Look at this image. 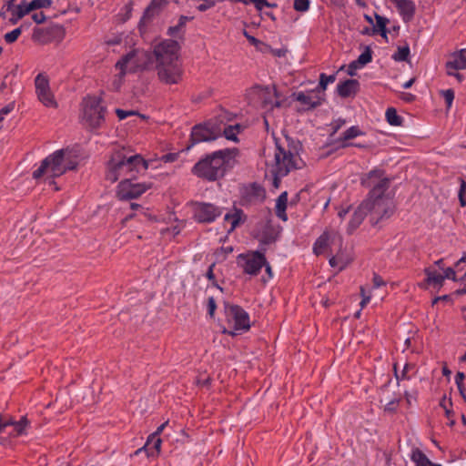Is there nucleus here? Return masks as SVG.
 <instances>
[{
  "label": "nucleus",
  "mask_w": 466,
  "mask_h": 466,
  "mask_svg": "<svg viewBox=\"0 0 466 466\" xmlns=\"http://www.w3.org/2000/svg\"><path fill=\"white\" fill-rule=\"evenodd\" d=\"M179 45L175 40H164L154 47V58L158 80L166 85L178 84L183 69L178 60Z\"/></svg>",
  "instance_id": "1"
},
{
  "label": "nucleus",
  "mask_w": 466,
  "mask_h": 466,
  "mask_svg": "<svg viewBox=\"0 0 466 466\" xmlns=\"http://www.w3.org/2000/svg\"><path fill=\"white\" fill-rule=\"evenodd\" d=\"M147 168L148 162L141 155L127 156L124 149L116 150L107 163L106 178L111 183L124 177L133 178L137 174L146 171Z\"/></svg>",
  "instance_id": "2"
},
{
  "label": "nucleus",
  "mask_w": 466,
  "mask_h": 466,
  "mask_svg": "<svg viewBox=\"0 0 466 466\" xmlns=\"http://www.w3.org/2000/svg\"><path fill=\"white\" fill-rule=\"evenodd\" d=\"M77 164V156L74 151L68 148L56 150L41 162L39 167L33 172V177L38 179L46 176L52 179L67 170L75 169Z\"/></svg>",
  "instance_id": "3"
},
{
  "label": "nucleus",
  "mask_w": 466,
  "mask_h": 466,
  "mask_svg": "<svg viewBox=\"0 0 466 466\" xmlns=\"http://www.w3.org/2000/svg\"><path fill=\"white\" fill-rule=\"evenodd\" d=\"M237 150H218L199 160L192 168V173L199 177L214 181L222 177L228 167L231 166Z\"/></svg>",
  "instance_id": "4"
},
{
  "label": "nucleus",
  "mask_w": 466,
  "mask_h": 466,
  "mask_svg": "<svg viewBox=\"0 0 466 466\" xmlns=\"http://www.w3.org/2000/svg\"><path fill=\"white\" fill-rule=\"evenodd\" d=\"M301 159L298 153L297 146L289 143H276L274 161L270 165V172L274 177V184L278 187L279 179L287 176L292 169L299 168Z\"/></svg>",
  "instance_id": "5"
},
{
  "label": "nucleus",
  "mask_w": 466,
  "mask_h": 466,
  "mask_svg": "<svg viewBox=\"0 0 466 466\" xmlns=\"http://www.w3.org/2000/svg\"><path fill=\"white\" fill-rule=\"evenodd\" d=\"M106 106L97 96H87L83 102V120L91 128L99 127L104 120Z\"/></svg>",
  "instance_id": "6"
},
{
  "label": "nucleus",
  "mask_w": 466,
  "mask_h": 466,
  "mask_svg": "<svg viewBox=\"0 0 466 466\" xmlns=\"http://www.w3.org/2000/svg\"><path fill=\"white\" fill-rule=\"evenodd\" d=\"M154 53L150 54L145 50H133L126 55L116 64V67L120 70L123 76L127 72H134L145 68L152 61Z\"/></svg>",
  "instance_id": "7"
},
{
  "label": "nucleus",
  "mask_w": 466,
  "mask_h": 466,
  "mask_svg": "<svg viewBox=\"0 0 466 466\" xmlns=\"http://www.w3.org/2000/svg\"><path fill=\"white\" fill-rule=\"evenodd\" d=\"M365 202H369L368 210L370 214V221L374 224L390 218L394 212L393 202L385 194L369 197Z\"/></svg>",
  "instance_id": "8"
},
{
  "label": "nucleus",
  "mask_w": 466,
  "mask_h": 466,
  "mask_svg": "<svg viewBox=\"0 0 466 466\" xmlns=\"http://www.w3.org/2000/svg\"><path fill=\"white\" fill-rule=\"evenodd\" d=\"M247 98L250 104L264 109L280 106V103L276 99L277 91L269 86H255L251 87L247 93Z\"/></svg>",
  "instance_id": "9"
},
{
  "label": "nucleus",
  "mask_w": 466,
  "mask_h": 466,
  "mask_svg": "<svg viewBox=\"0 0 466 466\" xmlns=\"http://www.w3.org/2000/svg\"><path fill=\"white\" fill-rule=\"evenodd\" d=\"M237 263L245 274L257 276L266 265L265 248L239 254Z\"/></svg>",
  "instance_id": "10"
},
{
  "label": "nucleus",
  "mask_w": 466,
  "mask_h": 466,
  "mask_svg": "<svg viewBox=\"0 0 466 466\" xmlns=\"http://www.w3.org/2000/svg\"><path fill=\"white\" fill-rule=\"evenodd\" d=\"M225 314L228 324L234 329V331H226L230 335H236L237 332L247 331L250 328L248 314L238 305H225Z\"/></svg>",
  "instance_id": "11"
},
{
  "label": "nucleus",
  "mask_w": 466,
  "mask_h": 466,
  "mask_svg": "<svg viewBox=\"0 0 466 466\" xmlns=\"http://www.w3.org/2000/svg\"><path fill=\"white\" fill-rule=\"evenodd\" d=\"M360 182L362 186L370 188L369 197L385 194L390 185V179L380 169H374L364 175Z\"/></svg>",
  "instance_id": "12"
},
{
  "label": "nucleus",
  "mask_w": 466,
  "mask_h": 466,
  "mask_svg": "<svg viewBox=\"0 0 466 466\" xmlns=\"http://www.w3.org/2000/svg\"><path fill=\"white\" fill-rule=\"evenodd\" d=\"M219 130L217 117L205 124L197 125L191 132L192 144L215 140L219 137Z\"/></svg>",
  "instance_id": "13"
},
{
  "label": "nucleus",
  "mask_w": 466,
  "mask_h": 466,
  "mask_svg": "<svg viewBox=\"0 0 466 466\" xmlns=\"http://www.w3.org/2000/svg\"><path fill=\"white\" fill-rule=\"evenodd\" d=\"M151 187L147 183H134L132 178H124L117 186L116 195L121 200H129L140 197Z\"/></svg>",
  "instance_id": "14"
},
{
  "label": "nucleus",
  "mask_w": 466,
  "mask_h": 466,
  "mask_svg": "<svg viewBox=\"0 0 466 466\" xmlns=\"http://www.w3.org/2000/svg\"><path fill=\"white\" fill-rule=\"evenodd\" d=\"M192 207L194 218L199 223H211L222 215V208L211 203L195 202Z\"/></svg>",
  "instance_id": "15"
},
{
  "label": "nucleus",
  "mask_w": 466,
  "mask_h": 466,
  "mask_svg": "<svg viewBox=\"0 0 466 466\" xmlns=\"http://www.w3.org/2000/svg\"><path fill=\"white\" fill-rule=\"evenodd\" d=\"M64 28L58 24H52L46 27L35 28L32 38L35 42L47 44L52 41H61L64 38Z\"/></svg>",
  "instance_id": "16"
},
{
  "label": "nucleus",
  "mask_w": 466,
  "mask_h": 466,
  "mask_svg": "<svg viewBox=\"0 0 466 466\" xmlns=\"http://www.w3.org/2000/svg\"><path fill=\"white\" fill-rule=\"evenodd\" d=\"M35 86L38 100L45 106L56 108L57 106V103L50 90L47 76L43 74H38L35 79Z\"/></svg>",
  "instance_id": "17"
},
{
  "label": "nucleus",
  "mask_w": 466,
  "mask_h": 466,
  "mask_svg": "<svg viewBox=\"0 0 466 466\" xmlns=\"http://www.w3.org/2000/svg\"><path fill=\"white\" fill-rule=\"evenodd\" d=\"M292 96L296 101L300 103L303 110L314 109L322 105L325 100V94H322L319 89L300 91L294 93Z\"/></svg>",
  "instance_id": "18"
},
{
  "label": "nucleus",
  "mask_w": 466,
  "mask_h": 466,
  "mask_svg": "<svg viewBox=\"0 0 466 466\" xmlns=\"http://www.w3.org/2000/svg\"><path fill=\"white\" fill-rule=\"evenodd\" d=\"M219 137L224 136L227 139L237 141V136L240 133L242 127L239 124H231L229 114L222 112L217 116Z\"/></svg>",
  "instance_id": "19"
},
{
  "label": "nucleus",
  "mask_w": 466,
  "mask_h": 466,
  "mask_svg": "<svg viewBox=\"0 0 466 466\" xmlns=\"http://www.w3.org/2000/svg\"><path fill=\"white\" fill-rule=\"evenodd\" d=\"M342 239L338 233H323L315 242L313 250L316 255H321L331 244L341 246Z\"/></svg>",
  "instance_id": "20"
},
{
  "label": "nucleus",
  "mask_w": 466,
  "mask_h": 466,
  "mask_svg": "<svg viewBox=\"0 0 466 466\" xmlns=\"http://www.w3.org/2000/svg\"><path fill=\"white\" fill-rule=\"evenodd\" d=\"M161 443L162 441L158 436L151 434L148 436L145 445L134 452V456L145 454L147 458L157 457L160 452Z\"/></svg>",
  "instance_id": "21"
},
{
  "label": "nucleus",
  "mask_w": 466,
  "mask_h": 466,
  "mask_svg": "<svg viewBox=\"0 0 466 466\" xmlns=\"http://www.w3.org/2000/svg\"><path fill=\"white\" fill-rule=\"evenodd\" d=\"M396 7L402 20L406 23L414 17L416 5L412 0H390Z\"/></svg>",
  "instance_id": "22"
},
{
  "label": "nucleus",
  "mask_w": 466,
  "mask_h": 466,
  "mask_svg": "<svg viewBox=\"0 0 466 466\" xmlns=\"http://www.w3.org/2000/svg\"><path fill=\"white\" fill-rule=\"evenodd\" d=\"M369 202L363 201L354 211L351 219L349 223V231H353L361 224V222L369 213V207L367 206Z\"/></svg>",
  "instance_id": "23"
},
{
  "label": "nucleus",
  "mask_w": 466,
  "mask_h": 466,
  "mask_svg": "<svg viewBox=\"0 0 466 466\" xmlns=\"http://www.w3.org/2000/svg\"><path fill=\"white\" fill-rule=\"evenodd\" d=\"M359 87V82L355 79H347L337 86L338 94L341 97H349L354 96Z\"/></svg>",
  "instance_id": "24"
},
{
  "label": "nucleus",
  "mask_w": 466,
  "mask_h": 466,
  "mask_svg": "<svg viewBox=\"0 0 466 466\" xmlns=\"http://www.w3.org/2000/svg\"><path fill=\"white\" fill-rule=\"evenodd\" d=\"M466 48L455 53L451 59L446 63V68H453V70L466 69Z\"/></svg>",
  "instance_id": "25"
},
{
  "label": "nucleus",
  "mask_w": 466,
  "mask_h": 466,
  "mask_svg": "<svg viewBox=\"0 0 466 466\" xmlns=\"http://www.w3.org/2000/svg\"><path fill=\"white\" fill-rule=\"evenodd\" d=\"M30 426V421L25 416H23L17 422H15L12 431L8 432L11 438H16L19 436L26 435L27 429Z\"/></svg>",
  "instance_id": "26"
},
{
  "label": "nucleus",
  "mask_w": 466,
  "mask_h": 466,
  "mask_svg": "<svg viewBox=\"0 0 466 466\" xmlns=\"http://www.w3.org/2000/svg\"><path fill=\"white\" fill-rule=\"evenodd\" d=\"M371 59H372V52H371L370 48L369 46H367L365 48V50L359 56L358 59L350 63V71L349 72L350 75H353V72L351 71V69L360 68V67L364 66L365 65H367L368 63H370L371 61Z\"/></svg>",
  "instance_id": "27"
},
{
  "label": "nucleus",
  "mask_w": 466,
  "mask_h": 466,
  "mask_svg": "<svg viewBox=\"0 0 466 466\" xmlns=\"http://www.w3.org/2000/svg\"><path fill=\"white\" fill-rule=\"evenodd\" d=\"M245 197L249 202L261 201L265 197V191L260 186L253 184L246 188Z\"/></svg>",
  "instance_id": "28"
},
{
  "label": "nucleus",
  "mask_w": 466,
  "mask_h": 466,
  "mask_svg": "<svg viewBox=\"0 0 466 466\" xmlns=\"http://www.w3.org/2000/svg\"><path fill=\"white\" fill-rule=\"evenodd\" d=\"M288 204V193L282 192L276 200L275 211L278 218L286 221L288 219L286 208Z\"/></svg>",
  "instance_id": "29"
},
{
  "label": "nucleus",
  "mask_w": 466,
  "mask_h": 466,
  "mask_svg": "<svg viewBox=\"0 0 466 466\" xmlns=\"http://www.w3.org/2000/svg\"><path fill=\"white\" fill-rule=\"evenodd\" d=\"M411 461L415 466H441L438 463H433L429 458L419 449H414L410 456Z\"/></svg>",
  "instance_id": "30"
},
{
  "label": "nucleus",
  "mask_w": 466,
  "mask_h": 466,
  "mask_svg": "<svg viewBox=\"0 0 466 466\" xmlns=\"http://www.w3.org/2000/svg\"><path fill=\"white\" fill-rule=\"evenodd\" d=\"M364 133L359 128V127L353 126L348 128L345 132L342 133L341 137H339V141L344 142L342 147H349V146H356V147H361L359 144H350L346 143V141L350 139H353L359 136L363 135Z\"/></svg>",
  "instance_id": "31"
},
{
  "label": "nucleus",
  "mask_w": 466,
  "mask_h": 466,
  "mask_svg": "<svg viewBox=\"0 0 466 466\" xmlns=\"http://www.w3.org/2000/svg\"><path fill=\"white\" fill-rule=\"evenodd\" d=\"M425 274L427 276L426 281L429 284L438 288L442 286L445 277H442V275L438 273L435 269L427 268H425Z\"/></svg>",
  "instance_id": "32"
},
{
  "label": "nucleus",
  "mask_w": 466,
  "mask_h": 466,
  "mask_svg": "<svg viewBox=\"0 0 466 466\" xmlns=\"http://www.w3.org/2000/svg\"><path fill=\"white\" fill-rule=\"evenodd\" d=\"M226 221L231 225L229 231L234 230L239 224L244 222V213L241 209H235L233 213L226 214L224 217Z\"/></svg>",
  "instance_id": "33"
},
{
  "label": "nucleus",
  "mask_w": 466,
  "mask_h": 466,
  "mask_svg": "<svg viewBox=\"0 0 466 466\" xmlns=\"http://www.w3.org/2000/svg\"><path fill=\"white\" fill-rule=\"evenodd\" d=\"M376 25H374V32L380 33V35L387 39V25L389 23V19L381 16L380 15H375Z\"/></svg>",
  "instance_id": "34"
},
{
  "label": "nucleus",
  "mask_w": 466,
  "mask_h": 466,
  "mask_svg": "<svg viewBox=\"0 0 466 466\" xmlns=\"http://www.w3.org/2000/svg\"><path fill=\"white\" fill-rule=\"evenodd\" d=\"M350 259L343 254L338 253L329 258V265L332 268H338L339 270H342L350 263Z\"/></svg>",
  "instance_id": "35"
},
{
  "label": "nucleus",
  "mask_w": 466,
  "mask_h": 466,
  "mask_svg": "<svg viewBox=\"0 0 466 466\" xmlns=\"http://www.w3.org/2000/svg\"><path fill=\"white\" fill-rule=\"evenodd\" d=\"M32 11L30 6V3L23 0L17 5L13 10L12 15H16L17 18H23L25 15L29 14Z\"/></svg>",
  "instance_id": "36"
},
{
  "label": "nucleus",
  "mask_w": 466,
  "mask_h": 466,
  "mask_svg": "<svg viewBox=\"0 0 466 466\" xmlns=\"http://www.w3.org/2000/svg\"><path fill=\"white\" fill-rule=\"evenodd\" d=\"M386 119L390 126H401L402 117L397 114V111L393 107H390L386 111Z\"/></svg>",
  "instance_id": "37"
},
{
  "label": "nucleus",
  "mask_w": 466,
  "mask_h": 466,
  "mask_svg": "<svg viewBox=\"0 0 466 466\" xmlns=\"http://www.w3.org/2000/svg\"><path fill=\"white\" fill-rule=\"evenodd\" d=\"M162 4V0H153L148 7L146 9L142 20H147L153 17L156 14H157L160 5Z\"/></svg>",
  "instance_id": "38"
},
{
  "label": "nucleus",
  "mask_w": 466,
  "mask_h": 466,
  "mask_svg": "<svg viewBox=\"0 0 466 466\" xmlns=\"http://www.w3.org/2000/svg\"><path fill=\"white\" fill-rule=\"evenodd\" d=\"M336 80L335 75L327 76L321 73L319 76V84L316 89H319L322 94H325V90L329 84L333 83Z\"/></svg>",
  "instance_id": "39"
},
{
  "label": "nucleus",
  "mask_w": 466,
  "mask_h": 466,
  "mask_svg": "<svg viewBox=\"0 0 466 466\" xmlns=\"http://www.w3.org/2000/svg\"><path fill=\"white\" fill-rule=\"evenodd\" d=\"M410 55V48L408 46H400L398 47V50L395 54H393L392 58L395 61H405L407 60L408 56Z\"/></svg>",
  "instance_id": "40"
},
{
  "label": "nucleus",
  "mask_w": 466,
  "mask_h": 466,
  "mask_svg": "<svg viewBox=\"0 0 466 466\" xmlns=\"http://www.w3.org/2000/svg\"><path fill=\"white\" fill-rule=\"evenodd\" d=\"M17 420H13L11 417L0 415V434L5 432L7 427H14Z\"/></svg>",
  "instance_id": "41"
},
{
  "label": "nucleus",
  "mask_w": 466,
  "mask_h": 466,
  "mask_svg": "<svg viewBox=\"0 0 466 466\" xmlns=\"http://www.w3.org/2000/svg\"><path fill=\"white\" fill-rule=\"evenodd\" d=\"M459 182H460V190L458 193L459 201H460V204L461 207H465L466 206V181L464 180V178L460 177Z\"/></svg>",
  "instance_id": "42"
},
{
  "label": "nucleus",
  "mask_w": 466,
  "mask_h": 466,
  "mask_svg": "<svg viewBox=\"0 0 466 466\" xmlns=\"http://www.w3.org/2000/svg\"><path fill=\"white\" fill-rule=\"evenodd\" d=\"M464 378L465 376L463 372H458L455 376V383L458 387L461 396L463 398L464 401H466V394L463 388Z\"/></svg>",
  "instance_id": "43"
},
{
  "label": "nucleus",
  "mask_w": 466,
  "mask_h": 466,
  "mask_svg": "<svg viewBox=\"0 0 466 466\" xmlns=\"http://www.w3.org/2000/svg\"><path fill=\"white\" fill-rule=\"evenodd\" d=\"M309 0H294L293 7L296 11L304 13L309 8Z\"/></svg>",
  "instance_id": "44"
},
{
  "label": "nucleus",
  "mask_w": 466,
  "mask_h": 466,
  "mask_svg": "<svg viewBox=\"0 0 466 466\" xmlns=\"http://www.w3.org/2000/svg\"><path fill=\"white\" fill-rule=\"evenodd\" d=\"M21 33H22V26L17 27V28L12 30L11 32L6 33L5 35V42L9 43V44L14 43L19 37Z\"/></svg>",
  "instance_id": "45"
},
{
  "label": "nucleus",
  "mask_w": 466,
  "mask_h": 466,
  "mask_svg": "<svg viewBox=\"0 0 466 466\" xmlns=\"http://www.w3.org/2000/svg\"><path fill=\"white\" fill-rule=\"evenodd\" d=\"M30 3V6L33 10L40 9V8H46L51 6L52 1L51 0H32Z\"/></svg>",
  "instance_id": "46"
},
{
  "label": "nucleus",
  "mask_w": 466,
  "mask_h": 466,
  "mask_svg": "<svg viewBox=\"0 0 466 466\" xmlns=\"http://www.w3.org/2000/svg\"><path fill=\"white\" fill-rule=\"evenodd\" d=\"M441 94H442L443 98L445 100L447 108L450 109L451 107V106H452V102H453V99H454V92H453V90H451V89L443 90V91H441Z\"/></svg>",
  "instance_id": "47"
},
{
  "label": "nucleus",
  "mask_w": 466,
  "mask_h": 466,
  "mask_svg": "<svg viewBox=\"0 0 466 466\" xmlns=\"http://www.w3.org/2000/svg\"><path fill=\"white\" fill-rule=\"evenodd\" d=\"M410 369V365L406 363L403 367V370H401L400 374L398 373V370H397V364L394 365V372H395V377L397 379V380H404V379H409L407 377V372L408 370Z\"/></svg>",
  "instance_id": "48"
},
{
  "label": "nucleus",
  "mask_w": 466,
  "mask_h": 466,
  "mask_svg": "<svg viewBox=\"0 0 466 466\" xmlns=\"http://www.w3.org/2000/svg\"><path fill=\"white\" fill-rule=\"evenodd\" d=\"M217 3L218 0H203V2L198 6V9L203 12L215 6Z\"/></svg>",
  "instance_id": "49"
},
{
  "label": "nucleus",
  "mask_w": 466,
  "mask_h": 466,
  "mask_svg": "<svg viewBox=\"0 0 466 466\" xmlns=\"http://www.w3.org/2000/svg\"><path fill=\"white\" fill-rule=\"evenodd\" d=\"M116 113L120 120L127 118V116L137 115V113L134 110H123V109H116Z\"/></svg>",
  "instance_id": "50"
},
{
  "label": "nucleus",
  "mask_w": 466,
  "mask_h": 466,
  "mask_svg": "<svg viewBox=\"0 0 466 466\" xmlns=\"http://www.w3.org/2000/svg\"><path fill=\"white\" fill-rule=\"evenodd\" d=\"M399 400L393 399L385 404L384 410L388 412H393L397 410Z\"/></svg>",
  "instance_id": "51"
},
{
  "label": "nucleus",
  "mask_w": 466,
  "mask_h": 466,
  "mask_svg": "<svg viewBox=\"0 0 466 466\" xmlns=\"http://www.w3.org/2000/svg\"><path fill=\"white\" fill-rule=\"evenodd\" d=\"M15 108L14 103H9L0 110V122L5 119V116L11 113Z\"/></svg>",
  "instance_id": "52"
},
{
  "label": "nucleus",
  "mask_w": 466,
  "mask_h": 466,
  "mask_svg": "<svg viewBox=\"0 0 466 466\" xmlns=\"http://www.w3.org/2000/svg\"><path fill=\"white\" fill-rule=\"evenodd\" d=\"M217 305L216 300L213 297H209L208 299V312L210 317L214 316Z\"/></svg>",
  "instance_id": "53"
},
{
  "label": "nucleus",
  "mask_w": 466,
  "mask_h": 466,
  "mask_svg": "<svg viewBox=\"0 0 466 466\" xmlns=\"http://www.w3.org/2000/svg\"><path fill=\"white\" fill-rule=\"evenodd\" d=\"M252 4H254L255 7L261 11L265 6L271 7L273 5H270L267 0H253Z\"/></svg>",
  "instance_id": "54"
},
{
  "label": "nucleus",
  "mask_w": 466,
  "mask_h": 466,
  "mask_svg": "<svg viewBox=\"0 0 466 466\" xmlns=\"http://www.w3.org/2000/svg\"><path fill=\"white\" fill-rule=\"evenodd\" d=\"M360 293L362 296V300L360 301L361 308H364L370 300V295L366 292L365 288L360 289Z\"/></svg>",
  "instance_id": "55"
},
{
  "label": "nucleus",
  "mask_w": 466,
  "mask_h": 466,
  "mask_svg": "<svg viewBox=\"0 0 466 466\" xmlns=\"http://www.w3.org/2000/svg\"><path fill=\"white\" fill-rule=\"evenodd\" d=\"M442 277H445V279H451L453 281L457 280L456 272L452 268H447L444 270V274L442 275Z\"/></svg>",
  "instance_id": "56"
},
{
  "label": "nucleus",
  "mask_w": 466,
  "mask_h": 466,
  "mask_svg": "<svg viewBox=\"0 0 466 466\" xmlns=\"http://www.w3.org/2000/svg\"><path fill=\"white\" fill-rule=\"evenodd\" d=\"M384 285H385V282L382 279V278L380 276H379L378 274H374L373 275V288L379 289Z\"/></svg>",
  "instance_id": "57"
},
{
  "label": "nucleus",
  "mask_w": 466,
  "mask_h": 466,
  "mask_svg": "<svg viewBox=\"0 0 466 466\" xmlns=\"http://www.w3.org/2000/svg\"><path fill=\"white\" fill-rule=\"evenodd\" d=\"M258 238L260 244H262V245H267V244L272 243L275 240L272 236H267V235L258 236Z\"/></svg>",
  "instance_id": "58"
},
{
  "label": "nucleus",
  "mask_w": 466,
  "mask_h": 466,
  "mask_svg": "<svg viewBox=\"0 0 466 466\" xmlns=\"http://www.w3.org/2000/svg\"><path fill=\"white\" fill-rule=\"evenodd\" d=\"M32 18L36 24H41L46 20V15H44L43 12H38V13L34 14L32 15Z\"/></svg>",
  "instance_id": "59"
},
{
  "label": "nucleus",
  "mask_w": 466,
  "mask_h": 466,
  "mask_svg": "<svg viewBox=\"0 0 466 466\" xmlns=\"http://www.w3.org/2000/svg\"><path fill=\"white\" fill-rule=\"evenodd\" d=\"M447 69V74L449 76H452L454 77H456L459 81H461L462 80V76L459 73H457L456 71L457 70H453V68H446Z\"/></svg>",
  "instance_id": "60"
},
{
  "label": "nucleus",
  "mask_w": 466,
  "mask_h": 466,
  "mask_svg": "<svg viewBox=\"0 0 466 466\" xmlns=\"http://www.w3.org/2000/svg\"><path fill=\"white\" fill-rule=\"evenodd\" d=\"M176 158V155L175 154H166L164 155L161 159L164 161V162H171V161H174Z\"/></svg>",
  "instance_id": "61"
},
{
  "label": "nucleus",
  "mask_w": 466,
  "mask_h": 466,
  "mask_svg": "<svg viewBox=\"0 0 466 466\" xmlns=\"http://www.w3.org/2000/svg\"><path fill=\"white\" fill-rule=\"evenodd\" d=\"M180 29H181V27L178 25H177L175 26L169 27L168 33L170 35H176L179 32Z\"/></svg>",
  "instance_id": "62"
},
{
  "label": "nucleus",
  "mask_w": 466,
  "mask_h": 466,
  "mask_svg": "<svg viewBox=\"0 0 466 466\" xmlns=\"http://www.w3.org/2000/svg\"><path fill=\"white\" fill-rule=\"evenodd\" d=\"M168 421H165L164 423H162L160 426L157 427V431L155 432H153L152 434H156V436H158L160 435V433L163 431V430L166 428V426L167 425Z\"/></svg>",
  "instance_id": "63"
},
{
  "label": "nucleus",
  "mask_w": 466,
  "mask_h": 466,
  "mask_svg": "<svg viewBox=\"0 0 466 466\" xmlns=\"http://www.w3.org/2000/svg\"><path fill=\"white\" fill-rule=\"evenodd\" d=\"M215 267V264H211L208 268V270L206 274L207 278L208 279H215V276H214V273H213V268Z\"/></svg>",
  "instance_id": "64"
}]
</instances>
